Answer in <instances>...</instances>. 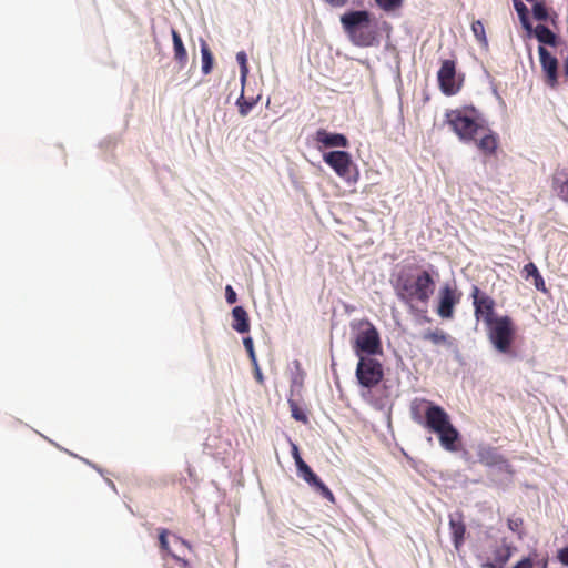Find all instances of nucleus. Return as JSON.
Listing matches in <instances>:
<instances>
[{
  "instance_id": "obj_1",
  "label": "nucleus",
  "mask_w": 568,
  "mask_h": 568,
  "mask_svg": "<svg viewBox=\"0 0 568 568\" xmlns=\"http://www.w3.org/2000/svg\"><path fill=\"white\" fill-rule=\"evenodd\" d=\"M438 277V271L432 265L428 268L417 264L404 265L395 274L393 287L408 312L418 315L427 312Z\"/></svg>"
},
{
  "instance_id": "obj_2",
  "label": "nucleus",
  "mask_w": 568,
  "mask_h": 568,
  "mask_svg": "<svg viewBox=\"0 0 568 568\" xmlns=\"http://www.w3.org/2000/svg\"><path fill=\"white\" fill-rule=\"evenodd\" d=\"M409 415L416 424L436 434L444 449L458 450L459 432L442 406L426 398L416 397L409 404Z\"/></svg>"
},
{
  "instance_id": "obj_3",
  "label": "nucleus",
  "mask_w": 568,
  "mask_h": 568,
  "mask_svg": "<svg viewBox=\"0 0 568 568\" xmlns=\"http://www.w3.org/2000/svg\"><path fill=\"white\" fill-rule=\"evenodd\" d=\"M341 23L354 45L368 48L377 43V24L371 12L348 11L341 17Z\"/></svg>"
},
{
  "instance_id": "obj_4",
  "label": "nucleus",
  "mask_w": 568,
  "mask_h": 568,
  "mask_svg": "<svg viewBox=\"0 0 568 568\" xmlns=\"http://www.w3.org/2000/svg\"><path fill=\"white\" fill-rule=\"evenodd\" d=\"M445 119L454 133L463 142L476 141V136L485 125L480 121L479 112L475 106L447 110Z\"/></svg>"
},
{
  "instance_id": "obj_5",
  "label": "nucleus",
  "mask_w": 568,
  "mask_h": 568,
  "mask_svg": "<svg viewBox=\"0 0 568 568\" xmlns=\"http://www.w3.org/2000/svg\"><path fill=\"white\" fill-rule=\"evenodd\" d=\"M486 326L488 327L489 339L496 349L501 353H507L510 349L515 335L513 320L505 315L496 318Z\"/></svg>"
},
{
  "instance_id": "obj_6",
  "label": "nucleus",
  "mask_w": 568,
  "mask_h": 568,
  "mask_svg": "<svg viewBox=\"0 0 568 568\" xmlns=\"http://www.w3.org/2000/svg\"><path fill=\"white\" fill-rule=\"evenodd\" d=\"M363 328L356 334L354 339V349L361 358L363 354L375 355L382 352L378 331L371 322L362 324Z\"/></svg>"
},
{
  "instance_id": "obj_7",
  "label": "nucleus",
  "mask_w": 568,
  "mask_h": 568,
  "mask_svg": "<svg viewBox=\"0 0 568 568\" xmlns=\"http://www.w3.org/2000/svg\"><path fill=\"white\" fill-rule=\"evenodd\" d=\"M356 377L361 386L371 389L382 382L383 366L375 358L361 356L356 367Z\"/></svg>"
},
{
  "instance_id": "obj_8",
  "label": "nucleus",
  "mask_w": 568,
  "mask_h": 568,
  "mask_svg": "<svg viewBox=\"0 0 568 568\" xmlns=\"http://www.w3.org/2000/svg\"><path fill=\"white\" fill-rule=\"evenodd\" d=\"M470 297L474 305V315L477 321H483L486 325L493 323L495 317L496 302L486 292L481 291L477 285H473Z\"/></svg>"
},
{
  "instance_id": "obj_9",
  "label": "nucleus",
  "mask_w": 568,
  "mask_h": 568,
  "mask_svg": "<svg viewBox=\"0 0 568 568\" xmlns=\"http://www.w3.org/2000/svg\"><path fill=\"white\" fill-rule=\"evenodd\" d=\"M437 80L445 95H454L460 90L462 83L456 79V62L454 60H444L442 62Z\"/></svg>"
},
{
  "instance_id": "obj_10",
  "label": "nucleus",
  "mask_w": 568,
  "mask_h": 568,
  "mask_svg": "<svg viewBox=\"0 0 568 568\" xmlns=\"http://www.w3.org/2000/svg\"><path fill=\"white\" fill-rule=\"evenodd\" d=\"M462 293L449 284L444 285L438 295L436 313L440 318L449 320L454 316L455 306L460 302Z\"/></svg>"
},
{
  "instance_id": "obj_11",
  "label": "nucleus",
  "mask_w": 568,
  "mask_h": 568,
  "mask_svg": "<svg viewBox=\"0 0 568 568\" xmlns=\"http://www.w3.org/2000/svg\"><path fill=\"white\" fill-rule=\"evenodd\" d=\"M538 53L545 82L554 89L558 85V60L542 45L538 48Z\"/></svg>"
},
{
  "instance_id": "obj_12",
  "label": "nucleus",
  "mask_w": 568,
  "mask_h": 568,
  "mask_svg": "<svg viewBox=\"0 0 568 568\" xmlns=\"http://www.w3.org/2000/svg\"><path fill=\"white\" fill-rule=\"evenodd\" d=\"M296 468L298 476L302 477L311 487L317 490L327 500L332 503L335 501L332 490L317 477L305 462H301L296 465Z\"/></svg>"
},
{
  "instance_id": "obj_13",
  "label": "nucleus",
  "mask_w": 568,
  "mask_h": 568,
  "mask_svg": "<svg viewBox=\"0 0 568 568\" xmlns=\"http://www.w3.org/2000/svg\"><path fill=\"white\" fill-rule=\"evenodd\" d=\"M335 173L341 178H348L351 173L352 159L349 153L345 151H331L323 156Z\"/></svg>"
},
{
  "instance_id": "obj_14",
  "label": "nucleus",
  "mask_w": 568,
  "mask_h": 568,
  "mask_svg": "<svg viewBox=\"0 0 568 568\" xmlns=\"http://www.w3.org/2000/svg\"><path fill=\"white\" fill-rule=\"evenodd\" d=\"M474 142L484 155L490 156L494 155L497 151L499 138L498 134L495 133L491 129L484 125L483 130H480L479 134L476 136V141Z\"/></svg>"
},
{
  "instance_id": "obj_15",
  "label": "nucleus",
  "mask_w": 568,
  "mask_h": 568,
  "mask_svg": "<svg viewBox=\"0 0 568 568\" xmlns=\"http://www.w3.org/2000/svg\"><path fill=\"white\" fill-rule=\"evenodd\" d=\"M478 462L487 467L508 466L507 459L497 447L480 445L477 449Z\"/></svg>"
},
{
  "instance_id": "obj_16",
  "label": "nucleus",
  "mask_w": 568,
  "mask_h": 568,
  "mask_svg": "<svg viewBox=\"0 0 568 568\" xmlns=\"http://www.w3.org/2000/svg\"><path fill=\"white\" fill-rule=\"evenodd\" d=\"M449 530L456 550H459L465 541L466 525L462 511L449 515Z\"/></svg>"
},
{
  "instance_id": "obj_17",
  "label": "nucleus",
  "mask_w": 568,
  "mask_h": 568,
  "mask_svg": "<svg viewBox=\"0 0 568 568\" xmlns=\"http://www.w3.org/2000/svg\"><path fill=\"white\" fill-rule=\"evenodd\" d=\"M314 139L325 148H346L348 145V140L344 134L331 133L325 129L317 130Z\"/></svg>"
},
{
  "instance_id": "obj_18",
  "label": "nucleus",
  "mask_w": 568,
  "mask_h": 568,
  "mask_svg": "<svg viewBox=\"0 0 568 568\" xmlns=\"http://www.w3.org/2000/svg\"><path fill=\"white\" fill-rule=\"evenodd\" d=\"M552 189L564 201L568 202V170L557 169L552 175Z\"/></svg>"
},
{
  "instance_id": "obj_19",
  "label": "nucleus",
  "mask_w": 568,
  "mask_h": 568,
  "mask_svg": "<svg viewBox=\"0 0 568 568\" xmlns=\"http://www.w3.org/2000/svg\"><path fill=\"white\" fill-rule=\"evenodd\" d=\"M172 40H173V51H174V59L179 63L180 68H185L187 63V52L183 44L182 38L180 33L175 30H171Z\"/></svg>"
},
{
  "instance_id": "obj_20",
  "label": "nucleus",
  "mask_w": 568,
  "mask_h": 568,
  "mask_svg": "<svg viewBox=\"0 0 568 568\" xmlns=\"http://www.w3.org/2000/svg\"><path fill=\"white\" fill-rule=\"evenodd\" d=\"M233 324L232 327L239 333H247L250 331V320L247 312L242 306H235L232 310Z\"/></svg>"
},
{
  "instance_id": "obj_21",
  "label": "nucleus",
  "mask_w": 568,
  "mask_h": 568,
  "mask_svg": "<svg viewBox=\"0 0 568 568\" xmlns=\"http://www.w3.org/2000/svg\"><path fill=\"white\" fill-rule=\"evenodd\" d=\"M524 272L526 273V277L534 278V285L538 291L547 292L544 277L539 273L537 266L534 263H528L524 266Z\"/></svg>"
},
{
  "instance_id": "obj_22",
  "label": "nucleus",
  "mask_w": 568,
  "mask_h": 568,
  "mask_svg": "<svg viewBox=\"0 0 568 568\" xmlns=\"http://www.w3.org/2000/svg\"><path fill=\"white\" fill-rule=\"evenodd\" d=\"M535 36L540 43L548 45H556L557 37L556 34L546 26L538 24L535 29Z\"/></svg>"
},
{
  "instance_id": "obj_23",
  "label": "nucleus",
  "mask_w": 568,
  "mask_h": 568,
  "mask_svg": "<svg viewBox=\"0 0 568 568\" xmlns=\"http://www.w3.org/2000/svg\"><path fill=\"white\" fill-rule=\"evenodd\" d=\"M471 31L477 41L479 42V44L481 45V48L488 50L489 44L484 23L480 20L474 21L471 23Z\"/></svg>"
},
{
  "instance_id": "obj_24",
  "label": "nucleus",
  "mask_w": 568,
  "mask_h": 568,
  "mask_svg": "<svg viewBox=\"0 0 568 568\" xmlns=\"http://www.w3.org/2000/svg\"><path fill=\"white\" fill-rule=\"evenodd\" d=\"M201 54H202V71L204 74H209L213 68V55L205 41L201 42Z\"/></svg>"
},
{
  "instance_id": "obj_25",
  "label": "nucleus",
  "mask_w": 568,
  "mask_h": 568,
  "mask_svg": "<svg viewBox=\"0 0 568 568\" xmlns=\"http://www.w3.org/2000/svg\"><path fill=\"white\" fill-rule=\"evenodd\" d=\"M422 338L424 341H429L435 345L446 344L448 342V335L442 331V329H435V331H426Z\"/></svg>"
},
{
  "instance_id": "obj_26",
  "label": "nucleus",
  "mask_w": 568,
  "mask_h": 568,
  "mask_svg": "<svg viewBox=\"0 0 568 568\" xmlns=\"http://www.w3.org/2000/svg\"><path fill=\"white\" fill-rule=\"evenodd\" d=\"M511 556L510 547L507 545H503L498 547L494 551V560L499 564V566L504 567Z\"/></svg>"
},
{
  "instance_id": "obj_27",
  "label": "nucleus",
  "mask_w": 568,
  "mask_h": 568,
  "mask_svg": "<svg viewBox=\"0 0 568 568\" xmlns=\"http://www.w3.org/2000/svg\"><path fill=\"white\" fill-rule=\"evenodd\" d=\"M288 405H290V409H291V415L295 420L302 422L303 424L308 423L307 415L305 414L303 408H301L300 405L295 400L290 399Z\"/></svg>"
},
{
  "instance_id": "obj_28",
  "label": "nucleus",
  "mask_w": 568,
  "mask_h": 568,
  "mask_svg": "<svg viewBox=\"0 0 568 568\" xmlns=\"http://www.w3.org/2000/svg\"><path fill=\"white\" fill-rule=\"evenodd\" d=\"M255 100H246L243 95H241L236 101L240 114L242 116H246L252 110V108L255 105Z\"/></svg>"
},
{
  "instance_id": "obj_29",
  "label": "nucleus",
  "mask_w": 568,
  "mask_h": 568,
  "mask_svg": "<svg viewBox=\"0 0 568 568\" xmlns=\"http://www.w3.org/2000/svg\"><path fill=\"white\" fill-rule=\"evenodd\" d=\"M379 8L385 11H393L399 8L403 3V0H375Z\"/></svg>"
},
{
  "instance_id": "obj_30",
  "label": "nucleus",
  "mask_w": 568,
  "mask_h": 568,
  "mask_svg": "<svg viewBox=\"0 0 568 568\" xmlns=\"http://www.w3.org/2000/svg\"><path fill=\"white\" fill-rule=\"evenodd\" d=\"M532 13H534V17L537 19V20H546L548 18V12H547V9L546 7L542 4V3H535L534 7H532Z\"/></svg>"
},
{
  "instance_id": "obj_31",
  "label": "nucleus",
  "mask_w": 568,
  "mask_h": 568,
  "mask_svg": "<svg viewBox=\"0 0 568 568\" xmlns=\"http://www.w3.org/2000/svg\"><path fill=\"white\" fill-rule=\"evenodd\" d=\"M236 60L241 67V77L244 80L247 75V58L244 51H241L236 54Z\"/></svg>"
},
{
  "instance_id": "obj_32",
  "label": "nucleus",
  "mask_w": 568,
  "mask_h": 568,
  "mask_svg": "<svg viewBox=\"0 0 568 568\" xmlns=\"http://www.w3.org/2000/svg\"><path fill=\"white\" fill-rule=\"evenodd\" d=\"M243 344H244V347L246 349V352L248 353V356H250V359L252 362L253 365H256V355H255V352H254V345H253V341L251 337H245L243 339Z\"/></svg>"
},
{
  "instance_id": "obj_33",
  "label": "nucleus",
  "mask_w": 568,
  "mask_h": 568,
  "mask_svg": "<svg viewBox=\"0 0 568 568\" xmlns=\"http://www.w3.org/2000/svg\"><path fill=\"white\" fill-rule=\"evenodd\" d=\"M523 524H524V521L521 518H509L507 520L508 528L511 531H519L523 527Z\"/></svg>"
},
{
  "instance_id": "obj_34",
  "label": "nucleus",
  "mask_w": 568,
  "mask_h": 568,
  "mask_svg": "<svg viewBox=\"0 0 568 568\" xmlns=\"http://www.w3.org/2000/svg\"><path fill=\"white\" fill-rule=\"evenodd\" d=\"M225 298L229 304H234L237 300V295L231 285L225 287Z\"/></svg>"
},
{
  "instance_id": "obj_35",
  "label": "nucleus",
  "mask_w": 568,
  "mask_h": 568,
  "mask_svg": "<svg viewBox=\"0 0 568 568\" xmlns=\"http://www.w3.org/2000/svg\"><path fill=\"white\" fill-rule=\"evenodd\" d=\"M159 541H160V547L163 550H168L169 549L168 530L166 529H161L160 530Z\"/></svg>"
},
{
  "instance_id": "obj_36",
  "label": "nucleus",
  "mask_w": 568,
  "mask_h": 568,
  "mask_svg": "<svg viewBox=\"0 0 568 568\" xmlns=\"http://www.w3.org/2000/svg\"><path fill=\"white\" fill-rule=\"evenodd\" d=\"M514 6H515L516 11L520 16V18L525 19L526 14L528 12L527 7L521 1H519V0H516Z\"/></svg>"
},
{
  "instance_id": "obj_37",
  "label": "nucleus",
  "mask_w": 568,
  "mask_h": 568,
  "mask_svg": "<svg viewBox=\"0 0 568 568\" xmlns=\"http://www.w3.org/2000/svg\"><path fill=\"white\" fill-rule=\"evenodd\" d=\"M534 561L530 557L524 558L518 561L513 568H532Z\"/></svg>"
},
{
  "instance_id": "obj_38",
  "label": "nucleus",
  "mask_w": 568,
  "mask_h": 568,
  "mask_svg": "<svg viewBox=\"0 0 568 568\" xmlns=\"http://www.w3.org/2000/svg\"><path fill=\"white\" fill-rule=\"evenodd\" d=\"M291 446H292V456L295 460V465H298L301 462H304L300 455L297 445L295 443H291Z\"/></svg>"
},
{
  "instance_id": "obj_39",
  "label": "nucleus",
  "mask_w": 568,
  "mask_h": 568,
  "mask_svg": "<svg viewBox=\"0 0 568 568\" xmlns=\"http://www.w3.org/2000/svg\"><path fill=\"white\" fill-rule=\"evenodd\" d=\"M323 1L333 8H342V7H345L349 0H323Z\"/></svg>"
},
{
  "instance_id": "obj_40",
  "label": "nucleus",
  "mask_w": 568,
  "mask_h": 568,
  "mask_svg": "<svg viewBox=\"0 0 568 568\" xmlns=\"http://www.w3.org/2000/svg\"><path fill=\"white\" fill-rule=\"evenodd\" d=\"M254 366V377L255 379L257 381L258 384L263 385L264 384V377H263V374L261 372V368L258 366V363L256 362V365H253Z\"/></svg>"
},
{
  "instance_id": "obj_41",
  "label": "nucleus",
  "mask_w": 568,
  "mask_h": 568,
  "mask_svg": "<svg viewBox=\"0 0 568 568\" xmlns=\"http://www.w3.org/2000/svg\"><path fill=\"white\" fill-rule=\"evenodd\" d=\"M558 557L564 565L568 566V546L559 551Z\"/></svg>"
},
{
  "instance_id": "obj_42",
  "label": "nucleus",
  "mask_w": 568,
  "mask_h": 568,
  "mask_svg": "<svg viewBox=\"0 0 568 568\" xmlns=\"http://www.w3.org/2000/svg\"><path fill=\"white\" fill-rule=\"evenodd\" d=\"M483 568H504L499 566L495 560L483 564Z\"/></svg>"
},
{
  "instance_id": "obj_43",
  "label": "nucleus",
  "mask_w": 568,
  "mask_h": 568,
  "mask_svg": "<svg viewBox=\"0 0 568 568\" xmlns=\"http://www.w3.org/2000/svg\"><path fill=\"white\" fill-rule=\"evenodd\" d=\"M540 568H548V558H542L540 561L537 562Z\"/></svg>"
},
{
  "instance_id": "obj_44",
  "label": "nucleus",
  "mask_w": 568,
  "mask_h": 568,
  "mask_svg": "<svg viewBox=\"0 0 568 568\" xmlns=\"http://www.w3.org/2000/svg\"><path fill=\"white\" fill-rule=\"evenodd\" d=\"M565 75L568 78V57L564 61Z\"/></svg>"
}]
</instances>
